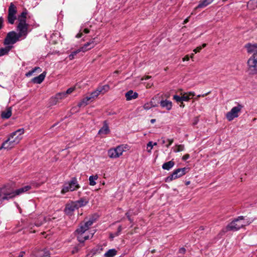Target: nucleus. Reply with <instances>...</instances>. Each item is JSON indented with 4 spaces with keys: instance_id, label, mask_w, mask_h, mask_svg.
Listing matches in <instances>:
<instances>
[{
    "instance_id": "nucleus-6",
    "label": "nucleus",
    "mask_w": 257,
    "mask_h": 257,
    "mask_svg": "<svg viewBox=\"0 0 257 257\" xmlns=\"http://www.w3.org/2000/svg\"><path fill=\"white\" fill-rule=\"evenodd\" d=\"M242 107V105L240 104H238L236 106L232 107L230 111L226 114V117L228 120L231 121L234 118L237 117L238 116V113L240 112Z\"/></svg>"
},
{
    "instance_id": "nucleus-50",
    "label": "nucleus",
    "mask_w": 257,
    "mask_h": 257,
    "mask_svg": "<svg viewBox=\"0 0 257 257\" xmlns=\"http://www.w3.org/2000/svg\"><path fill=\"white\" fill-rule=\"evenodd\" d=\"M4 19L3 17H0V30L4 27Z\"/></svg>"
},
{
    "instance_id": "nucleus-11",
    "label": "nucleus",
    "mask_w": 257,
    "mask_h": 257,
    "mask_svg": "<svg viewBox=\"0 0 257 257\" xmlns=\"http://www.w3.org/2000/svg\"><path fill=\"white\" fill-rule=\"evenodd\" d=\"M78 209L76 207L74 202H72L71 203L66 204L64 211L67 215H71L74 211L75 209Z\"/></svg>"
},
{
    "instance_id": "nucleus-52",
    "label": "nucleus",
    "mask_w": 257,
    "mask_h": 257,
    "mask_svg": "<svg viewBox=\"0 0 257 257\" xmlns=\"http://www.w3.org/2000/svg\"><path fill=\"white\" fill-rule=\"evenodd\" d=\"M186 252V249L184 247H181L179 250V253L180 254H184Z\"/></svg>"
},
{
    "instance_id": "nucleus-31",
    "label": "nucleus",
    "mask_w": 257,
    "mask_h": 257,
    "mask_svg": "<svg viewBox=\"0 0 257 257\" xmlns=\"http://www.w3.org/2000/svg\"><path fill=\"white\" fill-rule=\"evenodd\" d=\"M91 100V98L90 96H86L80 102H79L77 105L79 107L85 106L88 104V101Z\"/></svg>"
},
{
    "instance_id": "nucleus-60",
    "label": "nucleus",
    "mask_w": 257,
    "mask_h": 257,
    "mask_svg": "<svg viewBox=\"0 0 257 257\" xmlns=\"http://www.w3.org/2000/svg\"><path fill=\"white\" fill-rule=\"evenodd\" d=\"M25 252L24 251H21L19 253V257H23L24 255L25 254Z\"/></svg>"
},
{
    "instance_id": "nucleus-8",
    "label": "nucleus",
    "mask_w": 257,
    "mask_h": 257,
    "mask_svg": "<svg viewBox=\"0 0 257 257\" xmlns=\"http://www.w3.org/2000/svg\"><path fill=\"white\" fill-rule=\"evenodd\" d=\"M28 27L29 25L26 23H19L17 26V30L19 32L17 34L21 38L22 37H24V38L26 37L28 33Z\"/></svg>"
},
{
    "instance_id": "nucleus-10",
    "label": "nucleus",
    "mask_w": 257,
    "mask_h": 257,
    "mask_svg": "<svg viewBox=\"0 0 257 257\" xmlns=\"http://www.w3.org/2000/svg\"><path fill=\"white\" fill-rule=\"evenodd\" d=\"M240 225L237 224V223L233 220L229 223L225 227L226 231H236L240 229Z\"/></svg>"
},
{
    "instance_id": "nucleus-27",
    "label": "nucleus",
    "mask_w": 257,
    "mask_h": 257,
    "mask_svg": "<svg viewBox=\"0 0 257 257\" xmlns=\"http://www.w3.org/2000/svg\"><path fill=\"white\" fill-rule=\"evenodd\" d=\"M245 48H246L247 52L249 53H255V52H257V45H252L251 44H247L245 45Z\"/></svg>"
},
{
    "instance_id": "nucleus-38",
    "label": "nucleus",
    "mask_w": 257,
    "mask_h": 257,
    "mask_svg": "<svg viewBox=\"0 0 257 257\" xmlns=\"http://www.w3.org/2000/svg\"><path fill=\"white\" fill-rule=\"evenodd\" d=\"M75 89V87H70L68 88L66 92H62L61 93H64V94H62V97L63 98L65 97L67 94H71Z\"/></svg>"
},
{
    "instance_id": "nucleus-5",
    "label": "nucleus",
    "mask_w": 257,
    "mask_h": 257,
    "mask_svg": "<svg viewBox=\"0 0 257 257\" xmlns=\"http://www.w3.org/2000/svg\"><path fill=\"white\" fill-rule=\"evenodd\" d=\"M17 13V7L11 3L8 9V15L7 17V21L9 24L13 25L17 19L16 14Z\"/></svg>"
},
{
    "instance_id": "nucleus-64",
    "label": "nucleus",
    "mask_w": 257,
    "mask_h": 257,
    "mask_svg": "<svg viewBox=\"0 0 257 257\" xmlns=\"http://www.w3.org/2000/svg\"><path fill=\"white\" fill-rule=\"evenodd\" d=\"M206 3H207V4H211L214 0H205Z\"/></svg>"
},
{
    "instance_id": "nucleus-2",
    "label": "nucleus",
    "mask_w": 257,
    "mask_h": 257,
    "mask_svg": "<svg viewBox=\"0 0 257 257\" xmlns=\"http://www.w3.org/2000/svg\"><path fill=\"white\" fill-rule=\"evenodd\" d=\"M18 133H19L20 135L23 134L24 133V130L23 128H20L11 133L9 135L8 138L3 142L0 147V150H10L13 148L16 145L18 144L17 140H16L15 141L14 140L13 141V138L16 136Z\"/></svg>"
},
{
    "instance_id": "nucleus-1",
    "label": "nucleus",
    "mask_w": 257,
    "mask_h": 257,
    "mask_svg": "<svg viewBox=\"0 0 257 257\" xmlns=\"http://www.w3.org/2000/svg\"><path fill=\"white\" fill-rule=\"evenodd\" d=\"M31 189L30 185H26L18 189H14L9 185H6L0 189V196L2 202L9 200L17 196H20Z\"/></svg>"
},
{
    "instance_id": "nucleus-30",
    "label": "nucleus",
    "mask_w": 257,
    "mask_h": 257,
    "mask_svg": "<svg viewBox=\"0 0 257 257\" xmlns=\"http://www.w3.org/2000/svg\"><path fill=\"white\" fill-rule=\"evenodd\" d=\"M189 169L188 168L184 167L182 168H178L176 169V172H177V176L178 178H180L183 175H185L186 173L189 171Z\"/></svg>"
},
{
    "instance_id": "nucleus-17",
    "label": "nucleus",
    "mask_w": 257,
    "mask_h": 257,
    "mask_svg": "<svg viewBox=\"0 0 257 257\" xmlns=\"http://www.w3.org/2000/svg\"><path fill=\"white\" fill-rule=\"evenodd\" d=\"M46 75V72H43L38 76L35 77L32 79V82L35 84H40L44 80Z\"/></svg>"
},
{
    "instance_id": "nucleus-4",
    "label": "nucleus",
    "mask_w": 257,
    "mask_h": 257,
    "mask_svg": "<svg viewBox=\"0 0 257 257\" xmlns=\"http://www.w3.org/2000/svg\"><path fill=\"white\" fill-rule=\"evenodd\" d=\"M249 74H255L257 73V52L253 53L248 61Z\"/></svg>"
},
{
    "instance_id": "nucleus-3",
    "label": "nucleus",
    "mask_w": 257,
    "mask_h": 257,
    "mask_svg": "<svg viewBox=\"0 0 257 257\" xmlns=\"http://www.w3.org/2000/svg\"><path fill=\"white\" fill-rule=\"evenodd\" d=\"M20 37L17 33L14 31L9 32L4 41V44L6 46H13L20 40Z\"/></svg>"
},
{
    "instance_id": "nucleus-63",
    "label": "nucleus",
    "mask_w": 257,
    "mask_h": 257,
    "mask_svg": "<svg viewBox=\"0 0 257 257\" xmlns=\"http://www.w3.org/2000/svg\"><path fill=\"white\" fill-rule=\"evenodd\" d=\"M116 236H114V233H111L110 234V238H111V239H113V238L115 237H116Z\"/></svg>"
},
{
    "instance_id": "nucleus-16",
    "label": "nucleus",
    "mask_w": 257,
    "mask_h": 257,
    "mask_svg": "<svg viewBox=\"0 0 257 257\" xmlns=\"http://www.w3.org/2000/svg\"><path fill=\"white\" fill-rule=\"evenodd\" d=\"M160 104L162 108H165L167 110H170L172 107V102L167 99L161 100Z\"/></svg>"
},
{
    "instance_id": "nucleus-24",
    "label": "nucleus",
    "mask_w": 257,
    "mask_h": 257,
    "mask_svg": "<svg viewBox=\"0 0 257 257\" xmlns=\"http://www.w3.org/2000/svg\"><path fill=\"white\" fill-rule=\"evenodd\" d=\"M12 115V108L8 107L6 110L3 111L1 113V117L2 118L8 119Z\"/></svg>"
},
{
    "instance_id": "nucleus-43",
    "label": "nucleus",
    "mask_w": 257,
    "mask_h": 257,
    "mask_svg": "<svg viewBox=\"0 0 257 257\" xmlns=\"http://www.w3.org/2000/svg\"><path fill=\"white\" fill-rule=\"evenodd\" d=\"M206 46V44L204 43V44H203V45L202 46H198L196 48H195V49H194L193 50V52L195 53H197L198 52H199L203 48H204Z\"/></svg>"
},
{
    "instance_id": "nucleus-33",
    "label": "nucleus",
    "mask_w": 257,
    "mask_h": 257,
    "mask_svg": "<svg viewBox=\"0 0 257 257\" xmlns=\"http://www.w3.org/2000/svg\"><path fill=\"white\" fill-rule=\"evenodd\" d=\"M98 179L97 175H91L89 178V185L91 186H94L96 184L95 180Z\"/></svg>"
},
{
    "instance_id": "nucleus-36",
    "label": "nucleus",
    "mask_w": 257,
    "mask_h": 257,
    "mask_svg": "<svg viewBox=\"0 0 257 257\" xmlns=\"http://www.w3.org/2000/svg\"><path fill=\"white\" fill-rule=\"evenodd\" d=\"M101 94H104L108 91L109 89V86L108 85H105L98 87Z\"/></svg>"
},
{
    "instance_id": "nucleus-22",
    "label": "nucleus",
    "mask_w": 257,
    "mask_h": 257,
    "mask_svg": "<svg viewBox=\"0 0 257 257\" xmlns=\"http://www.w3.org/2000/svg\"><path fill=\"white\" fill-rule=\"evenodd\" d=\"M32 257H50V253L47 250H42L33 254Z\"/></svg>"
},
{
    "instance_id": "nucleus-55",
    "label": "nucleus",
    "mask_w": 257,
    "mask_h": 257,
    "mask_svg": "<svg viewBox=\"0 0 257 257\" xmlns=\"http://www.w3.org/2000/svg\"><path fill=\"white\" fill-rule=\"evenodd\" d=\"M210 92H211L210 91H209V92H207V93H205V94H202V95H201V94H199V95H198L197 96V98H199V97H204V96H206V95H208L209 94H210Z\"/></svg>"
},
{
    "instance_id": "nucleus-7",
    "label": "nucleus",
    "mask_w": 257,
    "mask_h": 257,
    "mask_svg": "<svg viewBox=\"0 0 257 257\" xmlns=\"http://www.w3.org/2000/svg\"><path fill=\"white\" fill-rule=\"evenodd\" d=\"M123 151V146L120 145L115 148L109 149L108 151V156L110 158H116L121 156Z\"/></svg>"
},
{
    "instance_id": "nucleus-28",
    "label": "nucleus",
    "mask_w": 257,
    "mask_h": 257,
    "mask_svg": "<svg viewBox=\"0 0 257 257\" xmlns=\"http://www.w3.org/2000/svg\"><path fill=\"white\" fill-rule=\"evenodd\" d=\"M175 164V162L171 160L164 163L162 167L163 169L169 171L174 166Z\"/></svg>"
},
{
    "instance_id": "nucleus-51",
    "label": "nucleus",
    "mask_w": 257,
    "mask_h": 257,
    "mask_svg": "<svg viewBox=\"0 0 257 257\" xmlns=\"http://www.w3.org/2000/svg\"><path fill=\"white\" fill-rule=\"evenodd\" d=\"M168 141L169 143L166 145L167 148H169L172 145V144L174 142V140L173 139H168Z\"/></svg>"
},
{
    "instance_id": "nucleus-14",
    "label": "nucleus",
    "mask_w": 257,
    "mask_h": 257,
    "mask_svg": "<svg viewBox=\"0 0 257 257\" xmlns=\"http://www.w3.org/2000/svg\"><path fill=\"white\" fill-rule=\"evenodd\" d=\"M76 233L77 234V240L80 243H83L85 240L88 239L89 237V235H86L85 233H82L78 231L77 228L76 231Z\"/></svg>"
},
{
    "instance_id": "nucleus-49",
    "label": "nucleus",
    "mask_w": 257,
    "mask_h": 257,
    "mask_svg": "<svg viewBox=\"0 0 257 257\" xmlns=\"http://www.w3.org/2000/svg\"><path fill=\"white\" fill-rule=\"evenodd\" d=\"M143 107L146 110H149L151 108L152 106L151 105L149 102H147L144 105Z\"/></svg>"
},
{
    "instance_id": "nucleus-19",
    "label": "nucleus",
    "mask_w": 257,
    "mask_h": 257,
    "mask_svg": "<svg viewBox=\"0 0 257 257\" xmlns=\"http://www.w3.org/2000/svg\"><path fill=\"white\" fill-rule=\"evenodd\" d=\"M72 188L68 181L65 182L62 187L61 193L65 194L69 191L73 192Z\"/></svg>"
},
{
    "instance_id": "nucleus-25",
    "label": "nucleus",
    "mask_w": 257,
    "mask_h": 257,
    "mask_svg": "<svg viewBox=\"0 0 257 257\" xmlns=\"http://www.w3.org/2000/svg\"><path fill=\"white\" fill-rule=\"evenodd\" d=\"M109 132L110 131L106 121H104L103 126L98 131V134L106 135L109 134Z\"/></svg>"
},
{
    "instance_id": "nucleus-59",
    "label": "nucleus",
    "mask_w": 257,
    "mask_h": 257,
    "mask_svg": "<svg viewBox=\"0 0 257 257\" xmlns=\"http://www.w3.org/2000/svg\"><path fill=\"white\" fill-rule=\"evenodd\" d=\"M189 60V57L188 56V55H186L183 58V61H188Z\"/></svg>"
},
{
    "instance_id": "nucleus-56",
    "label": "nucleus",
    "mask_w": 257,
    "mask_h": 257,
    "mask_svg": "<svg viewBox=\"0 0 257 257\" xmlns=\"http://www.w3.org/2000/svg\"><path fill=\"white\" fill-rule=\"evenodd\" d=\"M187 93H188V95L189 96V97H193L195 95V93L193 91H190V92H188Z\"/></svg>"
},
{
    "instance_id": "nucleus-40",
    "label": "nucleus",
    "mask_w": 257,
    "mask_h": 257,
    "mask_svg": "<svg viewBox=\"0 0 257 257\" xmlns=\"http://www.w3.org/2000/svg\"><path fill=\"white\" fill-rule=\"evenodd\" d=\"M184 150V145H176V149H174V151L175 152H179L183 151Z\"/></svg>"
},
{
    "instance_id": "nucleus-32",
    "label": "nucleus",
    "mask_w": 257,
    "mask_h": 257,
    "mask_svg": "<svg viewBox=\"0 0 257 257\" xmlns=\"http://www.w3.org/2000/svg\"><path fill=\"white\" fill-rule=\"evenodd\" d=\"M117 251L115 249H110L104 254L103 257H114Z\"/></svg>"
},
{
    "instance_id": "nucleus-57",
    "label": "nucleus",
    "mask_w": 257,
    "mask_h": 257,
    "mask_svg": "<svg viewBox=\"0 0 257 257\" xmlns=\"http://www.w3.org/2000/svg\"><path fill=\"white\" fill-rule=\"evenodd\" d=\"M79 250V248L78 247H76L75 248H73V249L71 251V252L72 254H74L75 253V252H77Z\"/></svg>"
},
{
    "instance_id": "nucleus-39",
    "label": "nucleus",
    "mask_w": 257,
    "mask_h": 257,
    "mask_svg": "<svg viewBox=\"0 0 257 257\" xmlns=\"http://www.w3.org/2000/svg\"><path fill=\"white\" fill-rule=\"evenodd\" d=\"M182 101H189L191 99V97H189L188 93L185 92L181 96Z\"/></svg>"
},
{
    "instance_id": "nucleus-20",
    "label": "nucleus",
    "mask_w": 257,
    "mask_h": 257,
    "mask_svg": "<svg viewBox=\"0 0 257 257\" xmlns=\"http://www.w3.org/2000/svg\"><path fill=\"white\" fill-rule=\"evenodd\" d=\"M74 202L78 209L85 206L88 203V200L85 197H82L78 200Z\"/></svg>"
},
{
    "instance_id": "nucleus-53",
    "label": "nucleus",
    "mask_w": 257,
    "mask_h": 257,
    "mask_svg": "<svg viewBox=\"0 0 257 257\" xmlns=\"http://www.w3.org/2000/svg\"><path fill=\"white\" fill-rule=\"evenodd\" d=\"M190 158V155L188 154H185L182 157V160L184 161H186Z\"/></svg>"
},
{
    "instance_id": "nucleus-12",
    "label": "nucleus",
    "mask_w": 257,
    "mask_h": 257,
    "mask_svg": "<svg viewBox=\"0 0 257 257\" xmlns=\"http://www.w3.org/2000/svg\"><path fill=\"white\" fill-rule=\"evenodd\" d=\"M95 38H94L92 40L85 43L83 47L80 48L83 52H85L92 48H93L96 45V43L95 41Z\"/></svg>"
},
{
    "instance_id": "nucleus-9",
    "label": "nucleus",
    "mask_w": 257,
    "mask_h": 257,
    "mask_svg": "<svg viewBox=\"0 0 257 257\" xmlns=\"http://www.w3.org/2000/svg\"><path fill=\"white\" fill-rule=\"evenodd\" d=\"M95 221V219L93 217L90 218L88 220L80 224L79 227L78 228V231L82 233H85L86 231L88 230L90 226L92 225Z\"/></svg>"
},
{
    "instance_id": "nucleus-15",
    "label": "nucleus",
    "mask_w": 257,
    "mask_h": 257,
    "mask_svg": "<svg viewBox=\"0 0 257 257\" xmlns=\"http://www.w3.org/2000/svg\"><path fill=\"white\" fill-rule=\"evenodd\" d=\"M71 187H72L73 191H76L80 188V185L78 184L77 179L76 177H72L70 181H68Z\"/></svg>"
},
{
    "instance_id": "nucleus-44",
    "label": "nucleus",
    "mask_w": 257,
    "mask_h": 257,
    "mask_svg": "<svg viewBox=\"0 0 257 257\" xmlns=\"http://www.w3.org/2000/svg\"><path fill=\"white\" fill-rule=\"evenodd\" d=\"M209 4H207L205 0H203L202 2H200L199 5L197 6L198 8H202L206 7Z\"/></svg>"
},
{
    "instance_id": "nucleus-61",
    "label": "nucleus",
    "mask_w": 257,
    "mask_h": 257,
    "mask_svg": "<svg viewBox=\"0 0 257 257\" xmlns=\"http://www.w3.org/2000/svg\"><path fill=\"white\" fill-rule=\"evenodd\" d=\"M83 32L85 34H88L89 33V30L87 28H85L84 29Z\"/></svg>"
},
{
    "instance_id": "nucleus-23",
    "label": "nucleus",
    "mask_w": 257,
    "mask_h": 257,
    "mask_svg": "<svg viewBox=\"0 0 257 257\" xmlns=\"http://www.w3.org/2000/svg\"><path fill=\"white\" fill-rule=\"evenodd\" d=\"M234 220L237 223V224L240 225V228L249 224L244 221V217L242 216H238L237 218H235Z\"/></svg>"
},
{
    "instance_id": "nucleus-46",
    "label": "nucleus",
    "mask_w": 257,
    "mask_h": 257,
    "mask_svg": "<svg viewBox=\"0 0 257 257\" xmlns=\"http://www.w3.org/2000/svg\"><path fill=\"white\" fill-rule=\"evenodd\" d=\"M21 136V135H20L19 133H18V134L13 138V141L14 140L15 141L16 140H17L18 144L20 140L22 139V137Z\"/></svg>"
},
{
    "instance_id": "nucleus-34",
    "label": "nucleus",
    "mask_w": 257,
    "mask_h": 257,
    "mask_svg": "<svg viewBox=\"0 0 257 257\" xmlns=\"http://www.w3.org/2000/svg\"><path fill=\"white\" fill-rule=\"evenodd\" d=\"M82 51L80 48L75 50L71 52V53L69 55V58L70 60H73L75 58V56L78 54L79 52Z\"/></svg>"
},
{
    "instance_id": "nucleus-37",
    "label": "nucleus",
    "mask_w": 257,
    "mask_h": 257,
    "mask_svg": "<svg viewBox=\"0 0 257 257\" xmlns=\"http://www.w3.org/2000/svg\"><path fill=\"white\" fill-rule=\"evenodd\" d=\"M247 6L250 9L257 7V0H250L247 3Z\"/></svg>"
},
{
    "instance_id": "nucleus-45",
    "label": "nucleus",
    "mask_w": 257,
    "mask_h": 257,
    "mask_svg": "<svg viewBox=\"0 0 257 257\" xmlns=\"http://www.w3.org/2000/svg\"><path fill=\"white\" fill-rule=\"evenodd\" d=\"M153 142H149L147 144V149L148 152H151L152 149H153Z\"/></svg>"
},
{
    "instance_id": "nucleus-13",
    "label": "nucleus",
    "mask_w": 257,
    "mask_h": 257,
    "mask_svg": "<svg viewBox=\"0 0 257 257\" xmlns=\"http://www.w3.org/2000/svg\"><path fill=\"white\" fill-rule=\"evenodd\" d=\"M62 94H64V93H58L54 97H52L49 102V104L50 106L56 105L59 101V100L62 99Z\"/></svg>"
},
{
    "instance_id": "nucleus-21",
    "label": "nucleus",
    "mask_w": 257,
    "mask_h": 257,
    "mask_svg": "<svg viewBox=\"0 0 257 257\" xmlns=\"http://www.w3.org/2000/svg\"><path fill=\"white\" fill-rule=\"evenodd\" d=\"M28 14V11L27 9H24L23 11L21 13L20 15L18 16V21L19 22V23H26V19L27 15Z\"/></svg>"
},
{
    "instance_id": "nucleus-54",
    "label": "nucleus",
    "mask_w": 257,
    "mask_h": 257,
    "mask_svg": "<svg viewBox=\"0 0 257 257\" xmlns=\"http://www.w3.org/2000/svg\"><path fill=\"white\" fill-rule=\"evenodd\" d=\"M125 215L127 217L128 220L131 222H132L133 221V219L131 218L130 215L128 212H126L125 213Z\"/></svg>"
},
{
    "instance_id": "nucleus-41",
    "label": "nucleus",
    "mask_w": 257,
    "mask_h": 257,
    "mask_svg": "<svg viewBox=\"0 0 257 257\" xmlns=\"http://www.w3.org/2000/svg\"><path fill=\"white\" fill-rule=\"evenodd\" d=\"M173 100L176 101V102H177L178 103L182 102V101L181 96H179L178 95H173Z\"/></svg>"
},
{
    "instance_id": "nucleus-48",
    "label": "nucleus",
    "mask_w": 257,
    "mask_h": 257,
    "mask_svg": "<svg viewBox=\"0 0 257 257\" xmlns=\"http://www.w3.org/2000/svg\"><path fill=\"white\" fill-rule=\"evenodd\" d=\"M36 70H35V68H33V69H32L31 70L29 71V72H28L26 74V76L27 77H30L31 76H32L33 75V74L35 72H36Z\"/></svg>"
},
{
    "instance_id": "nucleus-18",
    "label": "nucleus",
    "mask_w": 257,
    "mask_h": 257,
    "mask_svg": "<svg viewBox=\"0 0 257 257\" xmlns=\"http://www.w3.org/2000/svg\"><path fill=\"white\" fill-rule=\"evenodd\" d=\"M138 93L136 92H134L132 90H129L125 94L126 99L128 101L136 99L138 97Z\"/></svg>"
},
{
    "instance_id": "nucleus-35",
    "label": "nucleus",
    "mask_w": 257,
    "mask_h": 257,
    "mask_svg": "<svg viewBox=\"0 0 257 257\" xmlns=\"http://www.w3.org/2000/svg\"><path fill=\"white\" fill-rule=\"evenodd\" d=\"M100 94H101L99 89L97 87V89L92 92L90 95V97H91V99L95 98V97H97Z\"/></svg>"
},
{
    "instance_id": "nucleus-62",
    "label": "nucleus",
    "mask_w": 257,
    "mask_h": 257,
    "mask_svg": "<svg viewBox=\"0 0 257 257\" xmlns=\"http://www.w3.org/2000/svg\"><path fill=\"white\" fill-rule=\"evenodd\" d=\"M180 104L179 105L180 107H181L182 108L184 107L185 104H184L183 101H182V102H180Z\"/></svg>"
},
{
    "instance_id": "nucleus-29",
    "label": "nucleus",
    "mask_w": 257,
    "mask_h": 257,
    "mask_svg": "<svg viewBox=\"0 0 257 257\" xmlns=\"http://www.w3.org/2000/svg\"><path fill=\"white\" fill-rule=\"evenodd\" d=\"M13 47V46H6L4 48H0V57L8 54Z\"/></svg>"
},
{
    "instance_id": "nucleus-58",
    "label": "nucleus",
    "mask_w": 257,
    "mask_h": 257,
    "mask_svg": "<svg viewBox=\"0 0 257 257\" xmlns=\"http://www.w3.org/2000/svg\"><path fill=\"white\" fill-rule=\"evenodd\" d=\"M35 70H36V72L38 73H40L42 71V69L39 67H35Z\"/></svg>"
},
{
    "instance_id": "nucleus-26",
    "label": "nucleus",
    "mask_w": 257,
    "mask_h": 257,
    "mask_svg": "<svg viewBox=\"0 0 257 257\" xmlns=\"http://www.w3.org/2000/svg\"><path fill=\"white\" fill-rule=\"evenodd\" d=\"M177 173V172H176V169L174 170L172 174L165 179V181L166 182H170L173 180L178 178Z\"/></svg>"
},
{
    "instance_id": "nucleus-47",
    "label": "nucleus",
    "mask_w": 257,
    "mask_h": 257,
    "mask_svg": "<svg viewBox=\"0 0 257 257\" xmlns=\"http://www.w3.org/2000/svg\"><path fill=\"white\" fill-rule=\"evenodd\" d=\"M122 230V226L119 225L118 227L117 231L114 233V236H118L120 234V232H121Z\"/></svg>"
},
{
    "instance_id": "nucleus-42",
    "label": "nucleus",
    "mask_w": 257,
    "mask_h": 257,
    "mask_svg": "<svg viewBox=\"0 0 257 257\" xmlns=\"http://www.w3.org/2000/svg\"><path fill=\"white\" fill-rule=\"evenodd\" d=\"M157 97L155 96L152 98L151 101L149 102L152 107H155L158 106L157 103H156L155 100L157 99Z\"/></svg>"
}]
</instances>
